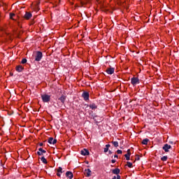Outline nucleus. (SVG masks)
Returning <instances> with one entry per match:
<instances>
[{"label":"nucleus","mask_w":179,"mask_h":179,"mask_svg":"<svg viewBox=\"0 0 179 179\" xmlns=\"http://www.w3.org/2000/svg\"><path fill=\"white\" fill-rule=\"evenodd\" d=\"M43 59V52L41 51H36L35 53V61L40 62Z\"/></svg>","instance_id":"f257e3e1"},{"label":"nucleus","mask_w":179,"mask_h":179,"mask_svg":"<svg viewBox=\"0 0 179 179\" xmlns=\"http://www.w3.org/2000/svg\"><path fill=\"white\" fill-rule=\"evenodd\" d=\"M41 99L43 103H49L50 100H51V96L44 94L41 95Z\"/></svg>","instance_id":"f03ea898"},{"label":"nucleus","mask_w":179,"mask_h":179,"mask_svg":"<svg viewBox=\"0 0 179 179\" xmlns=\"http://www.w3.org/2000/svg\"><path fill=\"white\" fill-rule=\"evenodd\" d=\"M131 85H133V86H136V85H139V83H140L139 78H138L136 77H133L131 79Z\"/></svg>","instance_id":"7ed1b4c3"},{"label":"nucleus","mask_w":179,"mask_h":179,"mask_svg":"<svg viewBox=\"0 0 179 179\" xmlns=\"http://www.w3.org/2000/svg\"><path fill=\"white\" fill-rule=\"evenodd\" d=\"M89 92H84L82 94V97L84 99L85 101H87V100H89Z\"/></svg>","instance_id":"20e7f679"},{"label":"nucleus","mask_w":179,"mask_h":179,"mask_svg":"<svg viewBox=\"0 0 179 179\" xmlns=\"http://www.w3.org/2000/svg\"><path fill=\"white\" fill-rule=\"evenodd\" d=\"M38 156H43V153H47V151L43 150V148H40L38 149V152H36Z\"/></svg>","instance_id":"39448f33"},{"label":"nucleus","mask_w":179,"mask_h":179,"mask_svg":"<svg viewBox=\"0 0 179 179\" xmlns=\"http://www.w3.org/2000/svg\"><path fill=\"white\" fill-rule=\"evenodd\" d=\"M80 153L83 156H89L90 155L89 150L86 148H84L83 150H81Z\"/></svg>","instance_id":"423d86ee"},{"label":"nucleus","mask_w":179,"mask_h":179,"mask_svg":"<svg viewBox=\"0 0 179 179\" xmlns=\"http://www.w3.org/2000/svg\"><path fill=\"white\" fill-rule=\"evenodd\" d=\"M162 149L164 150V152H169V149H171V145L169 144H164V145L162 147Z\"/></svg>","instance_id":"0eeeda50"},{"label":"nucleus","mask_w":179,"mask_h":179,"mask_svg":"<svg viewBox=\"0 0 179 179\" xmlns=\"http://www.w3.org/2000/svg\"><path fill=\"white\" fill-rule=\"evenodd\" d=\"M115 69H114L113 67H110L106 69V73H108V75H113V73H114Z\"/></svg>","instance_id":"6e6552de"},{"label":"nucleus","mask_w":179,"mask_h":179,"mask_svg":"<svg viewBox=\"0 0 179 179\" xmlns=\"http://www.w3.org/2000/svg\"><path fill=\"white\" fill-rule=\"evenodd\" d=\"M58 100L62 103V104H65V101L66 100V96L65 95H62Z\"/></svg>","instance_id":"1a4fd4ad"},{"label":"nucleus","mask_w":179,"mask_h":179,"mask_svg":"<svg viewBox=\"0 0 179 179\" xmlns=\"http://www.w3.org/2000/svg\"><path fill=\"white\" fill-rule=\"evenodd\" d=\"M31 16H32V15L31 14V13L26 12L24 15V19H26V20H29V19H30V17H31Z\"/></svg>","instance_id":"9d476101"},{"label":"nucleus","mask_w":179,"mask_h":179,"mask_svg":"<svg viewBox=\"0 0 179 179\" xmlns=\"http://www.w3.org/2000/svg\"><path fill=\"white\" fill-rule=\"evenodd\" d=\"M124 157H126V160H130L131 159V150H127V153L124 155Z\"/></svg>","instance_id":"9b49d317"},{"label":"nucleus","mask_w":179,"mask_h":179,"mask_svg":"<svg viewBox=\"0 0 179 179\" xmlns=\"http://www.w3.org/2000/svg\"><path fill=\"white\" fill-rule=\"evenodd\" d=\"M85 174L86 177H90V176H92V171L90 170V169H85Z\"/></svg>","instance_id":"f8f14e48"},{"label":"nucleus","mask_w":179,"mask_h":179,"mask_svg":"<svg viewBox=\"0 0 179 179\" xmlns=\"http://www.w3.org/2000/svg\"><path fill=\"white\" fill-rule=\"evenodd\" d=\"M120 171H121V170H120V169H118V168H116V169L112 170L113 174H115L116 176H119Z\"/></svg>","instance_id":"ddd939ff"},{"label":"nucleus","mask_w":179,"mask_h":179,"mask_svg":"<svg viewBox=\"0 0 179 179\" xmlns=\"http://www.w3.org/2000/svg\"><path fill=\"white\" fill-rule=\"evenodd\" d=\"M66 177H68L69 179L73 178V173L71 171H67L66 173Z\"/></svg>","instance_id":"4468645a"},{"label":"nucleus","mask_w":179,"mask_h":179,"mask_svg":"<svg viewBox=\"0 0 179 179\" xmlns=\"http://www.w3.org/2000/svg\"><path fill=\"white\" fill-rule=\"evenodd\" d=\"M23 69H24V68L22 65H18L15 68V70L17 71V72H22Z\"/></svg>","instance_id":"2eb2a0df"},{"label":"nucleus","mask_w":179,"mask_h":179,"mask_svg":"<svg viewBox=\"0 0 179 179\" xmlns=\"http://www.w3.org/2000/svg\"><path fill=\"white\" fill-rule=\"evenodd\" d=\"M110 147H111V145H110V144L106 145V147H105V148L103 149L104 153H107V152H108L109 148H110Z\"/></svg>","instance_id":"dca6fc26"},{"label":"nucleus","mask_w":179,"mask_h":179,"mask_svg":"<svg viewBox=\"0 0 179 179\" xmlns=\"http://www.w3.org/2000/svg\"><path fill=\"white\" fill-rule=\"evenodd\" d=\"M90 108H92V110H96V108H97V105L95 103H91L90 104Z\"/></svg>","instance_id":"f3484780"},{"label":"nucleus","mask_w":179,"mask_h":179,"mask_svg":"<svg viewBox=\"0 0 179 179\" xmlns=\"http://www.w3.org/2000/svg\"><path fill=\"white\" fill-rule=\"evenodd\" d=\"M148 142H149V139L148 138H144L142 141L141 143H142V145H148Z\"/></svg>","instance_id":"a211bd4d"},{"label":"nucleus","mask_w":179,"mask_h":179,"mask_svg":"<svg viewBox=\"0 0 179 179\" xmlns=\"http://www.w3.org/2000/svg\"><path fill=\"white\" fill-rule=\"evenodd\" d=\"M41 162L44 164H47V159H45V157H41Z\"/></svg>","instance_id":"6ab92c4d"},{"label":"nucleus","mask_w":179,"mask_h":179,"mask_svg":"<svg viewBox=\"0 0 179 179\" xmlns=\"http://www.w3.org/2000/svg\"><path fill=\"white\" fill-rule=\"evenodd\" d=\"M53 141H54V138H52V137H50L48 141V143H50V145H52Z\"/></svg>","instance_id":"aec40b11"},{"label":"nucleus","mask_w":179,"mask_h":179,"mask_svg":"<svg viewBox=\"0 0 179 179\" xmlns=\"http://www.w3.org/2000/svg\"><path fill=\"white\" fill-rule=\"evenodd\" d=\"M112 143L115 148H118V141H112Z\"/></svg>","instance_id":"412c9836"},{"label":"nucleus","mask_w":179,"mask_h":179,"mask_svg":"<svg viewBox=\"0 0 179 179\" xmlns=\"http://www.w3.org/2000/svg\"><path fill=\"white\" fill-rule=\"evenodd\" d=\"M167 159H168V157L167 156H164L161 158V160L162 162H167Z\"/></svg>","instance_id":"4be33fe9"},{"label":"nucleus","mask_w":179,"mask_h":179,"mask_svg":"<svg viewBox=\"0 0 179 179\" xmlns=\"http://www.w3.org/2000/svg\"><path fill=\"white\" fill-rule=\"evenodd\" d=\"M57 173H61V174H62V173H64V171H62V167L59 166L57 169Z\"/></svg>","instance_id":"5701e85b"},{"label":"nucleus","mask_w":179,"mask_h":179,"mask_svg":"<svg viewBox=\"0 0 179 179\" xmlns=\"http://www.w3.org/2000/svg\"><path fill=\"white\" fill-rule=\"evenodd\" d=\"M27 62V59L26 58H24L21 61V64H26Z\"/></svg>","instance_id":"b1692460"},{"label":"nucleus","mask_w":179,"mask_h":179,"mask_svg":"<svg viewBox=\"0 0 179 179\" xmlns=\"http://www.w3.org/2000/svg\"><path fill=\"white\" fill-rule=\"evenodd\" d=\"M127 166L129 167V169H132V163L127 162Z\"/></svg>","instance_id":"393cba45"},{"label":"nucleus","mask_w":179,"mask_h":179,"mask_svg":"<svg viewBox=\"0 0 179 179\" xmlns=\"http://www.w3.org/2000/svg\"><path fill=\"white\" fill-rule=\"evenodd\" d=\"M112 179H121V176L120 175H117V176H113Z\"/></svg>","instance_id":"a878e982"},{"label":"nucleus","mask_w":179,"mask_h":179,"mask_svg":"<svg viewBox=\"0 0 179 179\" xmlns=\"http://www.w3.org/2000/svg\"><path fill=\"white\" fill-rule=\"evenodd\" d=\"M15 16V13H10V19H12L13 20V17Z\"/></svg>","instance_id":"bb28decb"},{"label":"nucleus","mask_w":179,"mask_h":179,"mask_svg":"<svg viewBox=\"0 0 179 179\" xmlns=\"http://www.w3.org/2000/svg\"><path fill=\"white\" fill-rule=\"evenodd\" d=\"M117 155H122V150H117Z\"/></svg>","instance_id":"cd10ccee"},{"label":"nucleus","mask_w":179,"mask_h":179,"mask_svg":"<svg viewBox=\"0 0 179 179\" xmlns=\"http://www.w3.org/2000/svg\"><path fill=\"white\" fill-rule=\"evenodd\" d=\"M55 143H57V139L53 140L52 145H55Z\"/></svg>","instance_id":"c85d7f7f"},{"label":"nucleus","mask_w":179,"mask_h":179,"mask_svg":"<svg viewBox=\"0 0 179 179\" xmlns=\"http://www.w3.org/2000/svg\"><path fill=\"white\" fill-rule=\"evenodd\" d=\"M136 160H141V157H139V155H137V156H136Z\"/></svg>","instance_id":"c756f323"},{"label":"nucleus","mask_w":179,"mask_h":179,"mask_svg":"<svg viewBox=\"0 0 179 179\" xmlns=\"http://www.w3.org/2000/svg\"><path fill=\"white\" fill-rule=\"evenodd\" d=\"M57 177H61V173H60V172H57Z\"/></svg>","instance_id":"7c9ffc66"},{"label":"nucleus","mask_w":179,"mask_h":179,"mask_svg":"<svg viewBox=\"0 0 179 179\" xmlns=\"http://www.w3.org/2000/svg\"><path fill=\"white\" fill-rule=\"evenodd\" d=\"M115 162H117L115 159H112L111 160V163H115Z\"/></svg>","instance_id":"2f4dec72"},{"label":"nucleus","mask_w":179,"mask_h":179,"mask_svg":"<svg viewBox=\"0 0 179 179\" xmlns=\"http://www.w3.org/2000/svg\"><path fill=\"white\" fill-rule=\"evenodd\" d=\"M43 145H44V144L43 143H39V146H43Z\"/></svg>","instance_id":"473e14b6"},{"label":"nucleus","mask_w":179,"mask_h":179,"mask_svg":"<svg viewBox=\"0 0 179 179\" xmlns=\"http://www.w3.org/2000/svg\"><path fill=\"white\" fill-rule=\"evenodd\" d=\"M108 153H109V155H113V152H112L111 150H109V151H108Z\"/></svg>","instance_id":"72a5a7b5"},{"label":"nucleus","mask_w":179,"mask_h":179,"mask_svg":"<svg viewBox=\"0 0 179 179\" xmlns=\"http://www.w3.org/2000/svg\"><path fill=\"white\" fill-rule=\"evenodd\" d=\"M114 157L118 158V155H114Z\"/></svg>","instance_id":"f704fd0d"},{"label":"nucleus","mask_w":179,"mask_h":179,"mask_svg":"<svg viewBox=\"0 0 179 179\" xmlns=\"http://www.w3.org/2000/svg\"><path fill=\"white\" fill-rule=\"evenodd\" d=\"M171 143H173V142H171Z\"/></svg>","instance_id":"c9c22d12"}]
</instances>
